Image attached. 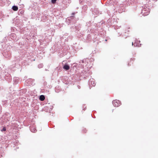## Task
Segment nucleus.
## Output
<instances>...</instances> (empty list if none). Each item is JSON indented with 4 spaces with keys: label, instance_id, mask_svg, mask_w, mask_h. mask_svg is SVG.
<instances>
[{
    "label": "nucleus",
    "instance_id": "1",
    "mask_svg": "<svg viewBox=\"0 0 158 158\" xmlns=\"http://www.w3.org/2000/svg\"><path fill=\"white\" fill-rule=\"evenodd\" d=\"M2 50L4 51L5 50H10L12 47L11 46L8 45L4 43H2Z\"/></svg>",
    "mask_w": 158,
    "mask_h": 158
},
{
    "label": "nucleus",
    "instance_id": "2",
    "mask_svg": "<svg viewBox=\"0 0 158 158\" xmlns=\"http://www.w3.org/2000/svg\"><path fill=\"white\" fill-rule=\"evenodd\" d=\"M150 12V10L148 8H143L142 10L141 14L144 16H146L148 15Z\"/></svg>",
    "mask_w": 158,
    "mask_h": 158
},
{
    "label": "nucleus",
    "instance_id": "3",
    "mask_svg": "<svg viewBox=\"0 0 158 158\" xmlns=\"http://www.w3.org/2000/svg\"><path fill=\"white\" fill-rule=\"evenodd\" d=\"M3 56L6 58H10L11 56V53L10 50H5L2 53Z\"/></svg>",
    "mask_w": 158,
    "mask_h": 158
},
{
    "label": "nucleus",
    "instance_id": "4",
    "mask_svg": "<svg viewBox=\"0 0 158 158\" xmlns=\"http://www.w3.org/2000/svg\"><path fill=\"white\" fill-rule=\"evenodd\" d=\"M112 103L115 107H118L121 104L120 101L117 100L113 101H112Z\"/></svg>",
    "mask_w": 158,
    "mask_h": 158
},
{
    "label": "nucleus",
    "instance_id": "5",
    "mask_svg": "<svg viewBox=\"0 0 158 158\" xmlns=\"http://www.w3.org/2000/svg\"><path fill=\"white\" fill-rule=\"evenodd\" d=\"M89 85H92L93 86H94L95 84L93 79H90L89 81Z\"/></svg>",
    "mask_w": 158,
    "mask_h": 158
},
{
    "label": "nucleus",
    "instance_id": "6",
    "mask_svg": "<svg viewBox=\"0 0 158 158\" xmlns=\"http://www.w3.org/2000/svg\"><path fill=\"white\" fill-rule=\"evenodd\" d=\"M10 37L13 40H16V35L14 33H11L10 35Z\"/></svg>",
    "mask_w": 158,
    "mask_h": 158
},
{
    "label": "nucleus",
    "instance_id": "7",
    "mask_svg": "<svg viewBox=\"0 0 158 158\" xmlns=\"http://www.w3.org/2000/svg\"><path fill=\"white\" fill-rule=\"evenodd\" d=\"M2 74L3 76H5V77L6 76L7 77L9 76V74L7 72V70H5L2 71ZM5 78H6V77H5Z\"/></svg>",
    "mask_w": 158,
    "mask_h": 158
},
{
    "label": "nucleus",
    "instance_id": "8",
    "mask_svg": "<svg viewBox=\"0 0 158 158\" xmlns=\"http://www.w3.org/2000/svg\"><path fill=\"white\" fill-rule=\"evenodd\" d=\"M63 69L66 71L69 70L70 69V66L67 64H65L63 66Z\"/></svg>",
    "mask_w": 158,
    "mask_h": 158
},
{
    "label": "nucleus",
    "instance_id": "9",
    "mask_svg": "<svg viewBox=\"0 0 158 158\" xmlns=\"http://www.w3.org/2000/svg\"><path fill=\"white\" fill-rule=\"evenodd\" d=\"M30 129L32 132H35L36 131L35 127L33 126H30Z\"/></svg>",
    "mask_w": 158,
    "mask_h": 158
},
{
    "label": "nucleus",
    "instance_id": "10",
    "mask_svg": "<svg viewBox=\"0 0 158 158\" xmlns=\"http://www.w3.org/2000/svg\"><path fill=\"white\" fill-rule=\"evenodd\" d=\"M34 81V80H32V79H29L27 80V81L28 82H29V83L28 84V85H33V81Z\"/></svg>",
    "mask_w": 158,
    "mask_h": 158
},
{
    "label": "nucleus",
    "instance_id": "11",
    "mask_svg": "<svg viewBox=\"0 0 158 158\" xmlns=\"http://www.w3.org/2000/svg\"><path fill=\"white\" fill-rule=\"evenodd\" d=\"M138 42L140 43V41H136L134 43V46H135V47H136V46L139 47V46H140V45H141V44H138Z\"/></svg>",
    "mask_w": 158,
    "mask_h": 158
},
{
    "label": "nucleus",
    "instance_id": "12",
    "mask_svg": "<svg viewBox=\"0 0 158 158\" xmlns=\"http://www.w3.org/2000/svg\"><path fill=\"white\" fill-rule=\"evenodd\" d=\"M48 16V15H46L42 16L41 17V20H43L44 21L47 18Z\"/></svg>",
    "mask_w": 158,
    "mask_h": 158
},
{
    "label": "nucleus",
    "instance_id": "13",
    "mask_svg": "<svg viewBox=\"0 0 158 158\" xmlns=\"http://www.w3.org/2000/svg\"><path fill=\"white\" fill-rule=\"evenodd\" d=\"M18 7L16 6H13L12 8V9L14 11H16L18 10Z\"/></svg>",
    "mask_w": 158,
    "mask_h": 158
},
{
    "label": "nucleus",
    "instance_id": "14",
    "mask_svg": "<svg viewBox=\"0 0 158 158\" xmlns=\"http://www.w3.org/2000/svg\"><path fill=\"white\" fill-rule=\"evenodd\" d=\"M45 97L44 95H41L40 96L39 99L41 101H43L45 99Z\"/></svg>",
    "mask_w": 158,
    "mask_h": 158
},
{
    "label": "nucleus",
    "instance_id": "15",
    "mask_svg": "<svg viewBox=\"0 0 158 158\" xmlns=\"http://www.w3.org/2000/svg\"><path fill=\"white\" fill-rule=\"evenodd\" d=\"M43 66V65L42 64H40L38 65V67L39 68H42Z\"/></svg>",
    "mask_w": 158,
    "mask_h": 158
},
{
    "label": "nucleus",
    "instance_id": "16",
    "mask_svg": "<svg viewBox=\"0 0 158 158\" xmlns=\"http://www.w3.org/2000/svg\"><path fill=\"white\" fill-rule=\"evenodd\" d=\"M23 10H21V11L19 10V15L20 14H23Z\"/></svg>",
    "mask_w": 158,
    "mask_h": 158
},
{
    "label": "nucleus",
    "instance_id": "17",
    "mask_svg": "<svg viewBox=\"0 0 158 158\" xmlns=\"http://www.w3.org/2000/svg\"><path fill=\"white\" fill-rule=\"evenodd\" d=\"M56 0H51L52 3L54 4L56 2Z\"/></svg>",
    "mask_w": 158,
    "mask_h": 158
},
{
    "label": "nucleus",
    "instance_id": "18",
    "mask_svg": "<svg viewBox=\"0 0 158 158\" xmlns=\"http://www.w3.org/2000/svg\"><path fill=\"white\" fill-rule=\"evenodd\" d=\"M6 131V128L5 127H4L1 130V131Z\"/></svg>",
    "mask_w": 158,
    "mask_h": 158
},
{
    "label": "nucleus",
    "instance_id": "19",
    "mask_svg": "<svg viewBox=\"0 0 158 158\" xmlns=\"http://www.w3.org/2000/svg\"><path fill=\"white\" fill-rule=\"evenodd\" d=\"M81 61L82 63H84L85 60H81Z\"/></svg>",
    "mask_w": 158,
    "mask_h": 158
},
{
    "label": "nucleus",
    "instance_id": "20",
    "mask_svg": "<svg viewBox=\"0 0 158 158\" xmlns=\"http://www.w3.org/2000/svg\"><path fill=\"white\" fill-rule=\"evenodd\" d=\"M77 87H78V89H80V86H79V85H78V86H77Z\"/></svg>",
    "mask_w": 158,
    "mask_h": 158
},
{
    "label": "nucleus",
    "instance_id": "21",
    "mask_svg": "<svg viewBox=\"0 0 158 158\" xmlns=\"http://www.w3.org/2000/svg\"><path fill=\"white\" fill-rule=\"evenodd\" d=\"M86 130V129H85L84 130H83V131L85 132H86V131H85Z\"/></svg>",
    "mask_w": 158,
    "mask_h": 158
},
{
    "label": "nucleus",
    "instance_id": "22",
    "mask_svg": "<svg viewBox=\"0 0 158 158\" xmlns=\"http://www.w3.org/2000/svg\"><path fill=\"white\" fill-rule=\"evenodd\" d=\"M75 13H73L72 14V15H73L75 14Z\"/></svg>",
    "mask_w": 158,
    "mask_h": 158
},
{
    "label": "nucleus",
    "instance_id": "23",
    "mask_svg": "<svg viewBox=\"0 0 158 158\" xmlns=\"http://www.w3.org/2000/svg\"><path fill=\"white\" fill-rule=\"evenodd\" d=\"M73 16H72L70 17V18H73Z\"/></svg>",
    "mask_w": 158,
    "mask_h": 158
},
{
    "label": "nucleus",
    "instance_id": "24",
    "mask_svg": "<svg viewBox=\"0 0 158 158\" xmlns=\"http://www.w3.org/2000/svg\"><path fill=\"white\" fill-rule=\"evenodd\" d=\"M132 45H134V44H133V42H132Z\"/></svg>",
    "mask_w": 158,
    "mask_h": 158
},
{
    "label": "nucleus",
    "instance_id": "25",
    "mask_svg": "<svg viewBox=\"0 0 158 158\" xmlns=\"http://www.w3.org/2000/svg\"><path fill=\"white\" fill-rule=\"evenodd\" d=\"M1 110H0V113H1Z\"/></svg>",
    "mask_w": 158,
    "mask_h": 158
},
{
    "label": "nucleus",
    "instance_id": "26",
    "mask_svg": "<svg viewBox=\"0 0 158 158\" xmlns=\"http://www.w3.org/2000/svg\"><path fill=\"white\" fill-rule=\"evenodd\" d=\"M81 61H80V62H79V63H81Z\"/></svg>",
    "mask_w": 158,
    "mask_h": 158
},
{
    "label": "nucleus",
    "instance_id": "27",
    "mask_svg": "<svg viewBox=\"0 0 158 158\" xmlns=\"http://www.w3.org/2000/svg\"><path fill=\"white\" fill-rule=\"evenodd\" d=\"M1 26L0 25V26Z\"/></svg>",
    "mask_w": 158,
    "mask_h": 158
}]
</instances>
